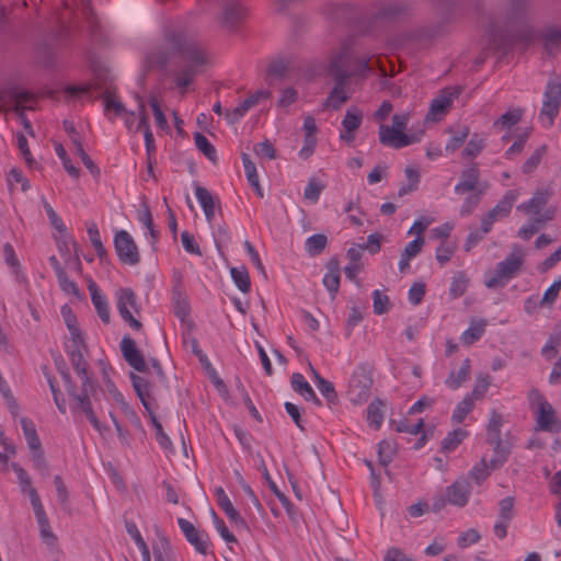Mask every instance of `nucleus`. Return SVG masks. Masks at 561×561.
<instances>
[{
  "instance_id": "nucleus-58",
  "label": "nucleus",
  "mask_w": 561,
  "mask_h": 561,
  "mask_svg": "<svg viewBox=\"0 0 561 561\" xmlns=\"http://www.w3.org/2000/svg\"><path fill=\"white\" fill-rule=\"evenodd\" d=\"M373 300H374V312L376 314H383L390 309V300L387 295L380 293V290L376 289L373 291Z\"/></svg>"
},
{
  "instance_id": "nucleus-7",
  "label": "nucleus",
  "mask_w": 561,
  "mask_h": 561,
  "mask_svg": "<svg viewBox=\"0 0 561 561\" xmlns=\"http://www.w3.org/2000/svg\"><path fill=\"white\" fill-rule=\"evenodd\" d=\"M422 134L423 131H420L419 134L400 133L387 124H380L378 130L380 144L393 149H401L419 142Z\"/></svg>"
},
{
  "instance_id": "nucleus-14",
  "label": "nucleus",
  "mask_w": 561,
  "mask_h": 561,
  "mask_svg": "<svg viewBox=\"0 0 561 561\" xmlns=\"http://www.w3.org/2000/svg\"><path fill=\"white\" fill-rule=\"evenodd\" d=\"M471 485L467 479H457L446 488L447 502L451 505L463 507L470 497Z\"/></svg>"
},
{
  "instance_id": "nucleus-17",
  "label": "nucleus",
  "mask_w": 561,
  "mask_h": 561,
  "mask_svg": "<svg viewBox=\"0 0 561 561\" xmlns=\"http://www.w3.org/2000/svg\"><path fill=\"white\" fill-rule=\"evenodd\" d=\"M215 496L217 500L218 506L225 512L226 516L229 520L234 524L237 527L247 528L245 519L240 515V513L232 505L229 496L225 492L221 486L215 489Z\"/></svg>"
},
{
  "instance_id": "nucleus-29",
  "label": "nucleus",
  "mask_w": 561,
  "mask_h": 561,
  "mask_svg": "<svg viewBox=\"0 0 561 561\" xmlns=\"http://www.w3.org/2000/svg\"><path fill=\"white\" fill-rule=\"evenodd\" d=\"M55 364H56L58 373L60 374V376L64 380V385H65L68 396L72 399L73 403H76V396H79V391L71 378V375L67 367V364L65 363V360L61 357L56 358Z\"/></svg>"
},
{
  "instance_id": "nucleus-61",
  "label": "nucleus",
  "mask_w": 561,
  "mask_h": 561,
  "mask_svg": "<svg viewBox=\"0 0 561 561\" xmlns=\"http://www.w3.org/2000/svg\"><path fill=\"white\" fill-rule=\"evenodd\" d=\"M7 181L10 188H12L13 183H20L23 192L30 188V182L20 169L12 168L8 173Z\"/></svg>"
},
{
  "instance_id": "nucleus-30",
  "label": "nucleus",
  "mask_w": 561,
  "mask_h": 561,
  "mask_svg": "<svg viewBox=\"0 0 561 561\" xmlns=\"http://www.w3.org/2000/svg\"><path fill=\"white\" fill-rule=\"evenodd\" d=\"M242 162L250 185L255 190L256 195L262 198L264 194L259 182V175L256 172L255 164L251 161L250 157L247 153L242 154Z\"/></svg>"
},
{
  "instance_id": "nucleus-49",
  "label": "nucleus",
  "mask_w": 561,
  "mask_h": 561,
  "mask_svg": "<svg viewBox=\"0 0 561 561\" xmlns=\"http://www.w3.org/2000/svg\"><path fill=\"white\" fill-rule=\"evenodd\" d=\"M545 48L551 54L561 44V28L549 27L543 33Z\"/></svg>"
},
{
  "instance_id": "nucleus-47",
  "label": "nucleus",
  "mask_w": 561,
  "mask_h": 561,
  "mask_svg": "<svg viewBox=\"0 0 561 561\" xmlns=\"http://www.w3.org/2000/svg\"><path fill=\"white\" fill-rule=\"evenodd\" d=\"M546 151H547L546 145H542L539 148H537L533 152V154L522 165L523 173L529 174V173L534 172L537 169V167L540 164Z\"/></svg>"
},
{
  "instance_id": "nucleus-63",
  "label": "nucleus",
  "mask_w": 561,
  "mask_h": 561,
  "mask_svg": "<svg viewBox=\"0 0 561 561\" xmlns=\"http://www.w3.org/2000/svg\"><path fill=\"white\" fill-rule=\"evenodd\" d=\"M514 503L513 496H506L499 503V518L512 520L514 517Z\"/></svg>"
},
{
  "instance_id": "nucleus-38",
  "label": "nucleus",
  "mask_w": 561,
  "mask_h": 561,
  "mask_svg": "<svg viewBox=\"0 0 561 561\" xmlns=\"http://www.w3.org/2000/svg\"><path fill=\"white\" fill-rule=\"evenodd\" d=\"M61 314L70 333L69 341L83 339L82 333L78 327L77 318L72 310L68 306H64L61 308Z\"/></svg>"
},
{
  "instance_id": "nucleus-18",
  "label": "nucleus",
  "mask_w": 561,
  "mask_h": 561,
  "mask_svg": "<svg viewBox=\"0 0 561 561\" xmlns=\"http://www.w3.org/2000/svg\"><path fill=\"white\" fill-rule=\"evenodd\" d=\"M88 289L91 295L92 304L98 312V316L103 323L107 324L111 321V312L107 298L101 293L98 285L94 282H90Z\"/></svg>"
},
{
  "instance_id": "nucleus-26",
  "label": "nucleus",
  "mask_w": 561,
  "mask_h": 561,
  "mask_svg": "<svg viewBox=\"0 0 561 561\" xmlns=\"http://www.w3.org/2000/svg\"><path fill=\"white\" fill-rule=\"evenodd\" d=\"M291 387H293L294 391H296L297 393L302 396L305 400L312 401L317 405L321 404V401L316 396L313 389L306 381L305 377L301 374H299V373L293 374V376H291Z\"/></svg>"
},
{
  "instance_id": "nucleus-24",
  "label": "nucleus",
  "mask_w": 561,
  "mask_h": 561,
  "mask_svg": "<svg viewBox=\"0 0 561 561\" xmlns=\"http://www.w3.org/2000/svg\"><path fill=\"white\" fill-rule=\"evenodd\" d=\"M554 217V210L553 209H547L542 215L539 217H535L533 222L523 226L518 230V237L525 240H529L537 231L547 222L552 220Z\"/></svg>"
},
{
  "instance_id": "nucleus-23",
  "label": "nucleus",
  "mask_w": 561,
  "mask_h": 561,
  "mask_svg": "<svg viewBox=\"0 0 561 561\" xmlns=\"http://www.w3.org/2000/svg\"><path fill=\"white\" fill-rule=\"evenodd\" d=\"M195 196L204 210L206 220L210 224L214 220L216 210L214 196L207 188L201 186L198 183H195Z\"/></svg>"
},
{
  "instance_id": "nucleus-37",
  "label": "nucleus",
  "mask_w": 561,
  "mask_h": 561,
  "mask_svg": "<svg viewBox=\"0 0 561 561\" xmlns=\"http://www.w3.org/2000/svg\"><path fill=\"white\" fill-rule=\"evenodd\" d=\"M327 244V236L323 233H316L307 238L305 249L310 256H317L325 249Z\"/></svg>"
},
{
  "instance_id": "nucleus-1",
  "label": "nucleus",
  "mask_w": 561,
  "mask_h": 561,
  "mask_svg": "<svg viewBox=\"0 0 561 561\" xmlns=\"http://www.w3.org/2000/svg\"><path fill=\"white\" fill-rule=\"evenodd\" d=\"M181 59L185 65L172 69L176 85L187 88L197 73V67L208 62V55L195 35L185 26H170L164 30L159 44L148 50L144 59L145 71L167 70Z\"/></svg>"
},
{
  "instance_id": "nucleus-15",
  "label": "nucleus",
  "mask_w": 561,
  "mask_h": 561,
  "mask_svg": "<svg viewBox=\"0 0 561 561\" xmlns=\"http://www.w3.org/2000/svg\"><path fill=\"white\" fill-rule=\"evenodd\" d=\"M551 195L552 190L550 187L540 188L535 192V194L528 202L520 204L517 208L524 211L525 214L539 217L545 213V207L548 204Z\"/></svg>"
},
{
  "instance_id": "nucleus-39",
  "label": "nucleus",
  "mask_w": 561,
  "mask_h": 561,
  "mask_svg": "<svg viewBox=\"0 0 561 561\" xmlns=\"http://www.w3.org/2000/svg\"><path fill=\"white\" fill-rule=\"evenodd\" d=\"M363 121V113L357 107H351L346 111L342 121V126L347 133H354L359 128Z\"/></svg>"
},
{
  "instance_id": "nucleus-21",
  "label": "nucleus",
  "mask_w": 561,
  "mask_h": 561,
  "mask_svg": "<svg viewBox=\"0 0 561 561\" xmlns=\"http://www.w3.org/2000/svg\"><path fill=\"white\" fill-rule=\"evenodd\" d=\"M33 510H34V514H35L38 527H39L41 539L48 547H53L56 543V541H57V537L54 534V531L51 530V527H50V524H49V519H48V517L46 515L44 506L43 505H35V508H33Z\"/></svg>"
},
{
  "instance_id": "nucleus-48",
  "label": "nucleus",
  "mask_w": 561,
  "mask_h": 561,
  "mask_svg": "<svg viewBox=\"0 0 561 561\" xmlns=\"http://www.w3.org/2000/svg\"><path fill=\"white\" fill-rule=\"evenodd\" d=\"M291 69L290 61L285 58L273 60L268 67V75L277 79H284Z\"/></svg>"
},
{
  "instance_id": "nucleus-62",
  "label": "nucleus",
  "mask_w": 561,
  "mask_h": 561,
  "mask_svg": "<svg viewBox=\"0 0 561 561\" xmlns=\"http://www.w3.org/2000/svg\"><path fill=\"white\" fill-rule=\"evenodd\" d=\"M560 344H561V336L559 334L550 335L547 343L545 344V346L541 350V354L548 359L553 358L558 353V348H559Z\"/></svg>"
},
{
  "instance_id": "nucleus-40",
  "label": "nucleus",
  "mask_w": 561,
  "mask_h": 561,
  "mask_svg": "<svg viewBox=\"0 0 561 561\" xmlns=\"http://www.w3.org/2000/svg\"><path fill=\"white\" fill-rule=\"evenodd\" d=\"M474 401L472 397L465 396V398L456 405L451 420L454 423L460 424L465 421L467 415L473 410Z\"/></svg>"
},
{
  "instance_id": "nucleus-64",
  "label": "nucleus",
  "mask_w": 561,
  "mask_h": 561,
  "mask_svg": "<svg viewBox=\"0 0 561 561\" xmlns=\"http://www.w3.org/2000/svg\"><path fill=\"white\" fill-rule=\"evenodd\" d=\"M323 186L316 180H310L305 187L304 197L312 203L319 201Z\"/></svg>"
},
{
  "instance_id": "nucleus-3",
  "label": "nucleus",
  "mask_w": 561,
  "mask_h": 561,
  "mask_svg": "<svg viewBox=\"0 0 561 561\" xmlns=\"http://www.w3.org/2000/svg\"><path fill=\"white\" fill-rule=\"evenodd\" d=\"M85 348L84 340H73L69 341L66 344V353L69 356L71 365L77 373L78 377L81 380V390L79 396H76V403L71 404V410L73 413L81 412L85 415V417L90 421L92 426L100 433L104 434L108 430L106 425H103L93 408L90 394L93 391V386L91 383V379L88 375L89 364L83 358L82 350Z\"/></svg>"
},
{
  "instance_id": "nucleus-25",
  "label": "nucleus",
  "mask_w": 561,
  "mask_h": 561,
  "mask_svg": "<svg viewBox=\"0 0 561 561\" xmlns=\"http://www.w3.org/2000/svg\"><path fill=\"white\" fill-rule=\"evenodd\" d=\"M470 359L466 358L462 360L461 366L457 371H450L447 379L445 380V385L451 390L458 389L463 382H466L470 378Z\"/></svg>"
},
{
  "instance_id": "nucleus-19",
  "label": "nucleus",
  "mask_w": 561,
  "mask_h": 561,
  "mask_svg": "<svg viewBox=\"0 0 561 561\" xmlns=\"http://www.w3.org/2000/svg\"><path fill=\"white\" fill-rule=\"evenodd\" d=\"M152 553L154 561H176L175 552L167 536L157 531V539L152 542Z\"/></svg>"
},
{
  "instance_id": "nucleus-52",
  "label": "nucleus",
  "mask_w": 561,
  "mask_h": 561,
  "mask_svg": "<svg viewBox=\"0 0 561 561\" xmlns=\"http://www.w3.org/2000/svg\"><path fill=\"white\" fill-rule=\"evenodd\" d=\"M483 194L484 188H479V192L466 197L459 210L460 216H469L478 207Z\"/></svg>"
},
{
  "instance_id": "nucleus-12",
  "label": "nucleus",
  "mask_w": 561,
  "mask_h": 561,
  "mask_svg": "<svg viewBox=\"0 0 561 561\" xmlns=\"http://www.w3.org/2000/svg\"><path fill=\"white\" fill-rule=\"evenodd\" d=\"M123 357L130 367L139 373L147 370V365L141 352L138 350L136 342L128 335H125L119 343Z\"/></svg>"
},
{
  "instance_id": "nucleus-46",
  "label": "nucleus",
  "mask_w": 561,
  "mask_h": 561,
  "mask_svg": "<svg viewBox=\"0 0 561 561\" xmlns=\"http://www.w3.org/2000/svg\"><path fill=\"white\" fill-rule=\"evenodd\" d=\"M485 322L483 320L471 323V325L462 333L461 340L465 344H472L478 341L484 333Z\"/></svg>"
},
{
  "instance_id": "nucleus-20",
  "label": "nucleus",
  "mask_w": 561,
  "mask_h": 561,
  "mask_svg": "<svg viewBox=\"0 0 561 561\" xmlns=\"http://www.w3.org/2000/svg\"><path fill=\"white\" fill-rule=\"evenodd\" d=\"M328 272L323 276V285L334 299L340 288V263L336 257H331L327 262Z\"/></svg>"
},
{
  "instance_id": "nucleus-41",
  "label": "nucleus",
  "mask_w": 561,
  "mask_h": 561,
  "mask_svg": "<svg viewBox=\"0 0 561 561\" xmlns=\"http://www.w3.org/2000/svg\"><path fill=\"white\" fill-rule=\"evenodd\" d=\"M467 436V432L457 428L451 431L443 440H442V450L444 453L454 451L458 445L465 439Z\"/></svg>"
},
{
  "instance_id": "nucleus-54",
  "label": "nucleus",
  "mask_w": 561,
  "mask_h": 561,
  "mask_svg": "<svg viewBox=\"0 0 561 561\" xmlns=\"http://www.w3.org/2000/svg\"><path fill=\"white\" fill-rule=\"evenodd\" d=\"M55 151H56V154L58 156V158L62 161V165H64L65 170L68 172V174L71 175L72 178L78 179L80 171L78 168H76L72 164V162L69 159V157L66 152V149L62 147V145L56 144Z\"/></svg>"
},
{
  "instance_id": "nucleus-50",
  "label": "nucleus",
  "mask_w": 561,
  "mask_h": 561,
  "mask_svg": "<svg viewBox=\"0 0 561 561\" xmlns=\"http://www.w3.org/2000/svg\"><path fill=\"white\" fill-rule=\"evenodd\" d=\"M88 236L94 251L102 259L106 254V250L101 241L100 231L95 222H91L88 226Z\"/></svg>"
},
{
  "instance_id": "nucleus-9",
  "label": "nucleus",
  "mask_w": 561,
  "mask_h": 561,
  "mask_svg": "<svg viewBox=\"0 0 561 561\" xmlns=\"http://www.w3.org/2000/svg\"><path fill=\"white\" fill-rule=\"evenodd\" d=\"M178 524L186 540L201 554L209 553V536L205 530L195 528V526L185 518H179Z\"/></svg>"
},
{
  "instance_id": "nucleus-55",
  "label": "nucleus",
  "mask_w": 561,
  "mask_h": 561,
  "mask_svg": "<svg viewBox=\"0 0 561 561\" xmlns=\"http://www.w3.org/2000/svg\"><path fill=\"white\" fill-rule=\"evenodd\" d=\"M494 448L495 457L490 460V469L501 467L507 459L508 449L502 445V439L499 443H489Z\"/></svg>"
},
{
  "instance_id": "nucleus-60",
  "label": "nucleus",
  "mask_w": 561,
  "mask_h": 561,
  "mask_svg": "<svg viewBox=\"0 0 561 561\" xmlns=\"http://www.w3.org/2000/svg\"><path fill=\"white\" fill-rule=\"evenodd\" d=\"M130 380L138 397L150 396L151 383L145 378L130 373Z\"/></svg>"
},
{
  "instance_id": "nucleus-28",
  "label": "nucleus",
  "mask_w": 561,
  "mask_h": 561,
  "mask_svg": "<svg viewBox=\"0 0 561 561\" xmlns=\"http://www.w3.org/2000/svg\"><path fill=\"white\" fill-rule=\"evenodd\" d=\"M314 382L320 393L327 399L329 404H335L339 400L337 393L331 381L324 379L316 369L311 367Z\"/></svg>"
},
{
  "instance_id": "nucleus-31",
  "label": "nucleus",
  "mask_w": 561,
  "mask_h": 561,
  "mask_svg": "<svg viewBox=\"0 0 561 561\" xmlns=\"http://www.w3.org/2000/svg\"><path fill=\"white\" fill-rule=\"evenodd\" d=\"M383 407L385 403L379 399L373 400L367 407V420L369 425L374 426L376 430H378L383 422Z\"/></svg>"
},
{
  "instance_id": "nucleus-10",
  "label": "nucleus",
  "mask_w": 561,
  "mask_h": 561,
  "mask_svg": "<svg viewBox=\"0 0 561 561\" xmlns=\"http://www.w3.org/2000/svg\"><path fill=\"white\" fill-rule=\"evenodd\" d=\"M479 188L486 190V184L480 182V170L477 163L465 168L460 173L459 182L455 186L456 194L477 193Z\"/></svg>"
},
{
  "instance_id": "nucleus-43",
  "label": "nucleus",
  "mask_w": 561,
  "mask_h": 561,
  "mask_svg": "<svg viewBox=\"0 0 561 561\" xmlns=\"http://www.w3.org/2000/svg\"><path fill=\"white\" fill-rule=\"evenodd\" d=\"M468 283L469 280L466 277L465 273L457 272L454 275L449 287V295L451 296V298L457 299L461 297L467 290Z\"/></svg>"
},
{
  "instance_id": "nucleus-6",
  "label": "nucleus",
  "mask_w": 561,
  "mask_h": 561,
  "mask_svg": "<svg viewBox=\"0 0 561 561\" xmlns=\"http://www.w3.org/2000/svg\"><path fill=\"white\" fill-rule=\"evenodd\" d=\"M537 400L536 423L537 430L548 433H560L561 421L557 417L552 405L537 390L530 392Z\"/></svg>"
},
{
  "instance_id": "nucleus-5",
  "label": "nucleus",
  "mask_w": 561,
  "mask_h": 561,
  "mask_svg": "<svg viewBox=\"0 0 561 561\" xmlns=\"http://www.w3.org/2000/svg\"><path fill=\"white\" fill-rule=\"evenodd\" d=\"M560 106L561 83L557 80H549L543 92L542 106L538 116L543 127H552L554 118L559 114Z\"/></svg>"
},
{
  "instance_id": "nucleus-35",
  "label": "nucleus",
  "mask_w": 561,
  "mask_h": 561,
  "mask_svg": "<svg viewBox=\"0 0 561 561\" xmlns=\"http://www.w3.org/2000/svg\"><path fill=\"white\" fill-rule=\"evenodd\" d=\"M230 275L238 287V289L242 293H249L251 289V280L249 276V272L245 266L231 267Z\"/></svg>"
},
{
  "instance_id": "nucleus-57",
  "label": "nucleus",
  "mask_w": 561,
  "mask_h": 561,
  "mask_svg": "<svg viewBox=\"0 0 561 561\" xmlns=\"http://www.w3.org/2000/svg\"><path fill=\"white\" fill-rule=\"evenodd\" d=\"M211 516H213L214 525H215L217 531L219 533V535L221 536V538L227 543L237 542L236 536L228 529L225 522L221 518H219V516L216 514V512L214 510H211Z\"/></svg>"
},
{
  "instance_id": "nucleus-34",
  "label": "nucleus",
  "mask_w": 561,
  "mask_h": 561,
  "mask_svg": "<svg viewBox=\"0 0 561 561\" xmlns=\"http://www.w3.org/2000/svg\"><path fill=\"white\" fill-rule=\"evenodd\" d=\"M502 423V415L495 410H492L486 428L488 443H499V439L501 438Z\"/></svg>"
},
{
  "instance_id": "nucleus-53",
  "label": "nucleus",
  "mask_w": 561,
  "mask_h": 561,
  "mask_svg": "<svg viewBox=\"0 0 561 561\" xmlns=\"http://www.w3.org/2000/svg\"><path fill=\"white\" fill-rule=\"evenodd\" d=\"M407 10L405 5L400 2H389L382 5L379 10V16L392 20L401 15Z\"/></svg>"
},
{
  "instance_id": "nucleus-59",
  "label": "nucleus",
  "mask_w": 561,
  "mask_h": 561,
  "mask_svg": "<svg viewBox=\"0 0 561 561\" xmlns=\"http://www.w3.org/2000/svg\"><path fill=\"white\" fill-rule=\"evenodd\" d=\"M453 94H450L449 96L442 95L439 98L434 99L431 103L430 114L434 116L445 114L449 108Z\"/></svg>"
},
{
  "instance_id": "nucleus-8",
  "label": "nucleus",
  "mask_w": 561,
  "mask_h": 561,
  "mask_svg": "<svg viewBox=\"0 0 561 561\" xmlns=\"http://www.w3.org/2000/svg\"><path fill=\"white\" fill-rule=\"evenodd\" d=\"M114 248L122 263L134 266L140 262L138 248L126 230H119L115 233Z\"/></svg>"
},
{
  "instance_id": "nucleus-4",
  "label": "nucleus",
  "mask_w": 561,
  "mask_h": 561,
  "mask_svg": "<svg viewBox=\"0 0 561 561\" xmlns=\"http://www.w3.org/2000/svg\"><path fill=\"white\" fill-rule=\"evenodd\" d=\"M525 264V254L520 247L514 245L512 252L495 266V270L485 274L484 285L489 289L504 287L516 277Z\"/></svg>"
},
{
  "instance_id": "nucleus-22",
  "label": "nucleus",
  "mask_w": 561,
  "mask_h": 561,
  "mask_svg": "<svg viewBox=\"0 0 561 561\" xmlns=\"http://www.w3.org/2000/svg\"><path fill=\"white\" fill-rule=\"evenodd\" d=\"M32 101H33V95L30 94L28 92H25V91L18 92L15 94L14 111L18 114L25 131L27 134H30L31 136H34V130H33L32 124L26 118L25 113H24L26 108H32V106L28 105V103H31Z\"/></svg>"
},
{
  "instance_id": "nucleus-11",
  "label": "nucleus",
  "mask_w": 561,
  "mask_h": 561,
  "mask_svg": "<svg viewBox=\"0 0 561 561\" xmlns=\"http://www.w3.org/2000/svg\"><path fill=\"white\" fill-rule=\"evenodd\" d=\"M371 378L364 371L355 373L348 381V396L354 403L365 402L370 393Z\"/></svg>"
},
{
  "instance_id": "nucleus-32",
  "label": "nucleus",
  "mask_w": 561,
  "mask_h": 561,
  "mask_svg": "<svg viewBox=\"0 0 561 561\" xmlns=\"http://www.w3.org/2000/svg\"><path fill=\"white\" fill-rule=\"evenodd\" d=\"M172 294L174 301V314L183 320L188 314V304L181 284H176L173 287Z\"/></svg>"
},
{
  "instance_id": "nucleus-13",
  "label": "nucleus",
  "mask_w": 561,
  "mask_h": 561,
  "mask_svg": "<svg viewBox=\"0 0 561 561\" xmlns=\"http://www.w3.org/2000/svg\"><path fill=\"white\" fill-rule=\"evenodd\" d=\"M139 122L136 125V130H142L145 137V145L148 154V172L152 171V154L156 152L154 137L149 126V117L146 113V107L142 101L138 105Z\"/></svg>"
},
{
  "instance_id": "nucleus-33",
  "label": "nucleus",
  "mask_w": 561,
  "mask_h": 561,
  "mask_svg": "<svg viewBox=\"0 0 561 561\" xmlns=\"http://www.w3.org/2000/svg\"><path fill=\"white\" fill-rule=\"evenodd\" d=\"M523 116V110L513 108L501 115L494 123V128L511 129L515 126Z\"/></svg>"
},
{
  "instance_id": "nucleus-36",
  "label": "nucleus",
  "mask_w": 561,
  "mask_h": 561,
  "mask_svg": "<svg viewBox=\"0 0 561 561\" xmlns=\"http://www.w3.org/2000/svg\"><path fill=\"white\" fill-rule=\"evenodd\" d=\"M450 131L453 135L446 144L445 149L447 152H455L465 144L470 134V130L468 126H458L457 129H451Z\"/></svg>"
},
{
  "instance_id": "nucleus-51",
  "label": "nucleus",
  "mask_w": 561,
  "mask_h": 561,
  "mask_svg": "<svg viewBox=\"0 0 561 561\" xmlns=\"http://www.w3.org/2000/svg\"><path fill=\"white\" fill-rule=\"evenodd\" d=\"M194 140L196 147L210 160L215 161L217 158L215 147L209 142L206 136L202 133H195Z\"/></svg>"
},
{
  "instance_id": "nucleus-2",
  "label": "nucleus",
  "mask_w": 561,
  "mask_h": 561,
  "mask_svg": "<svg viewBox=\"0 0 561 561\" xmlns=\"http://www.w3.org/2000/svg\"><path fill=\"white\" fill-rule=\"evenodd\" d=\"M352 65L351 55L347 48H343L333 56L329 65V75L334 79L335 84L325 100L324 105L339 110L350 99L346 87L352 77H365L370 70L369 59L356 58Z\"/></svg>"
},
{
  "instance_id": "nucleus-27",
  "label": "nucleus",
  "mask_w": 561,
  "mask_h": 561,
  "mask_svg": "<svg viewBox=\"0 0 561 561\" xmlns=\"http://www.w3.org/2000/svg\"><path fill=\"white\" fill-rule=\"evenodd\" d=\"M518 196L517 191L510 190L507 191L503 198L492 208L489 213L493 214V216L499 220L500 218L507 217L512 210L514 203L516 202Z\"/></svg>"
},
{
  "instance_id": "nucleus-56",
  "label": "nucleus",
  "mask_w": 561,
  "mask_h": 561,
  "mask_svg": "<svg viewBox=\"0 0 561 561\" xmlns=\"http://www.w3.org/2000/svg\"><path fill=\"white\" fill-rule=\"evenodd\" d=\"M394 447L388 440H381L378 444V459L381 466L387 467L393 458Z\"/></svg>"
},
{
  "instance_id": "nucleus-44",
  "label": "nucleus",
  "mask_w": 561,
  "mask_h": 561,
  "mask_svg": "<svg viewBox=\"0 0 561 561\" xmlns=\"http://www.w3.org/2000/svg\"><path fill=\"white\" fill-rule=\"evenodd\" d=\"M484 147V139L479 135H473L471 139L467 142L465 149L462 150V157L466 159H474L482 152Z\"/></svg>"
},
{
  "instance_id": "nucleus-42",
  "label": "nucleus",
  "mask_w": 561,
  "mask_h": 561,
  "mask_svg": "<svg viewBox=\"0 0 561 561\" xmlns=\"http://www.w3.org/2000/svg\"><path fill=\"white\" fill-rule=\"evenodd\" d=\"M490 383L491 380L489 375H478L471 393H468L467 396L472 397L473 401L482 400L489 390Z\"/></svg>"
},
{
  "instance_id": "nucleus-45",
  "label": "nucleus",
  "mask_w": 561,
  "mask_h": 561,
  "mask_svg": "<svg viewBox=\"0 0 561 561\" xmlns=\"http://www.w3.org/2000/svg\"><path fill=\"white\" fill-rule=\"evenodd\" d=\"M24 436L31 450H37L41 448V440L37 436L35 426L32 421L22 419L21 421Z\"/></svg>"
},
{
  "instance_id": "nucleus-16",
  "label": "nucleus",
  "mask_w": 561,
  "mask_h": 561,
  "mask_svg": "<svg viewBox=\"0 0 561 561\" xmlns=\"http://www.w3.org/2000/svg\"><path fill=\"white\" fill-rule=\"evenodd\" d=\"M115 304L119 316L139 313V305L135 291L130 288H118L115 291Z\"/></svg>"
}]
</instances>
